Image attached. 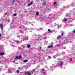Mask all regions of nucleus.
<instances>
[{
  "label": "nucleus",
  "instance_id": "f257e3e1",
  "mask_svg": "<svg viewBox=\"0 0 75 75\" xmlns=\"http://www.w3.org/2000/svg\"><path fill=\"white\" fill-rule=\"evenodd\" d=\"M0 27L1 30H3V25L2 24L0 25Z\"/></svg>",
  "mask_w": 75,
  "mask_h": 75
},
{
  "label": "nucleus",
  "instance_id": "f03ea898",
  "mask_svg": "<svg viewBox=\"0 0 75 75\" xmlns=\"http://www.w3.org/2000/svg\"><path fill=\"white\" fill-rule=\"evenodd\" d=\"M33 4V1L31 2V3H30V4H28V6L29 7V6H31V5H32Z\"/></svg>",
  "mask_w": 75,
  "mask_h": 75
},
{
  "label": "nucleus",
  "instance_id": "7ed1b4c3",
  "mask_svg": "<svg viewBox=\"0 0 75 75\" xmlns=\"http://www.w3.org/2000/svg\"><path fill=\"white\" fill-rule=\"evenodd\" d=\"M4 55V52H1L0 53V55L2 56V55Z\"/></svg>",
  "mask_w": 75,
  "mask_h": 75
},
{
  "label": "nucleus",
  "instance_id": "20e7f679",
  "mask_svg": "<svg viewBox=\"0 0 75 75\" xmlns=\"http://www.w3.org/2000/svg\"><path fill=\"white\" fill-rule=\"evenodd\" d=\"M60 38H61V36L59 35H58L57 37V40H59V39H60Z\"/></svg>",
  "mask_w": 75,
  "mask_h": 75
},
{
  "label": "nucleus",
  "instance_id": "39448f33",
  "mask_svg": "<svg viewBox=\"0 0 75 75\" xmlns=\"http://www.w3.org/2000/svg\"><path fill=\"white\" fill-rule=\"evenodd\" d=\"M22 58V57H21V55H20L19 56V57H18V59H21Z\"/></svg>",
  "mask_w": 75,
  "mask_h": 75
},
{
  "label": "nucleus",
  "instance_id": "423d86ee",
  "mask_svg": "<svg viewBox=\"0 0 75 75\" xmlns=\"http://www.w3.org/2000/svg\"><path fill=\"white\" fill-rule=\"evenodd\" d=\"M27 47L28 48H30V47H31V45H28L27 46Z\"/></svg>",
  "mask_w": 75,
  "mask_h": 75
},
{
  "label": "nucleus",
  "instance_id": "0eeeda50",
  "mask_svg": "<svg viewBox=\"0 0 75 75\" xmlns=\"http://www.w3.org/2000/svg\"><path fill=\"white\" fill-rule=\"evenodd\" d=\"M52 47H53V45H52L51 46H49L48 47V48H50Z\"/></svg>",
  "mask_w": 75,
  "mask_h": 75
},
{
  "label": "nucleus",
  "instance_id": "6e6552de",
  "mask_svg": "<svg viewBox=\"0 0 75 75\" xmlns=\"http://www.w3.org/2000/svg\"><path fill=\"white\" fill-rule=\"evenodd\" d=\"M28 62V60H25L23 61V62Z\"/></svg>",
  "mask_w": 75,
  "mask_h": 75
},
{
  "label": "nucleus",
  "instance_id": "1a4fd4ad",
  "mask_svg": "<svg viewBox=\"0 0 75 75\" xmlns=\"http://www.w3.org/2000/svg\"><path fill=\"white\" fill-rule=\"evenodd\" d=\"M63 20L64 21H67V19L66 18H64L63 19Z\"/></svg>",
  "mask_w": 75,
  "mask_h": 75
},
{
  "label": "nucleus",
  "instance_id": "9d476101",
  "mask_svg": "<svg viewBox=\"0 0 75 75\" xmlns=\"http://www.w3.org/2000/svg\"><path fill=\"white\" fill-rule=\"evenodd\" d=\"M27 74L29 75H31V73H30L28 71L27 73Z\"/></svg>",
  "mask_w": 75,
  "mask_h": 75
},
{
  "label": "nucleus",
  "instance_id": "9b49d317",
  "mask_svg": "<svg viewBox=\"0 0 75 75\" xmlns=\"http://www.w3.org/2000/svg\"><path fill=\"white\" fill-rule=\"evenodd\" d=\"M36 14L37 16H38V15H39V13H38V11L36 12Z\"/></svg>",
  "mask_w": 75,
  "mask_h": 75
},
{
  "label": "nucleus",
  "instance_id": "f8f14e48",
  "mask_svg": "<svg viewBox=\"0 0 75 75\" xmlns=\"http://www.w3.org/2000/svg\"><path fill=\"white\" fill-rule=\"evenodd\" d=\"M17 16V14L16 13H14V14H13L12 15V16Z\"/></svg>",
  "mask_w": 75,
  "mask_h": 75
},
{
  "label": "nucleus",
  "instance_id": "ddd939ff",
  "mask_svg": "<svg viewBox=\"0 0 75 75\" xmlns=\"http://www.w3.org/2000/svg\"><path fill=\"white\" fill-rule=\"evenodd\" d=\"M48 31H49V32H50V33H52V32L51 31V30L50 29H48Z\"/></svg>",
  "mask_w": 75,
  "mask_h": 75
},
{
  "label": "nucleus",
  "instance_id": "4468645a",
  "mask_svg": "<svg viewBox=\"0 0 75 75\" xmlns=\"http://www.w3.org/2000/svg\"><path fill=\"white\" fill-rule=\"evenodd\" d=\"M62 64H63V62H62L61 63L60 66H62Z\"/></svg>",
  "mask_w": 75,
  "mask_h": 75
},
{
  "label": "nucleus",
  "instance_id": "2eb2a0df",
  "mask_svg": "<svg viewBox=\"0 0 75 75\" xmlns=\"http://www.w3.org/2000/svg\"><path fill=\"white\" fill-rule=\"evenodd\" d=\"M57 4V2H55L53 3V5H55V4Z\"/></svg>",
  "mask_w": 75,
  "mask_h": 75
},
{
  "label": "nucleus",
  "instance_id": "dca6fc26",
  "mask_svg": "<svg viewBox=\"0 0 75 75\" xmlns=\"http://www.w3.org/2000/svg\"><path fill=\"white\" fill-rule=\"evenodd\" d=\"M15 59H18V57L17 56H16L15 58Z\"/></svg>",
  "mask_w": 75,
  "mask_h": 75
},
{
  "label": "nucleus",
  "instance_id": "f3484780",
  "mask_svg": "<svg viewBox=\"0 0 75 75\" xmlns=\"http://www.w3.org/2000/svg\"><path fill=\"white\" fill-rule=\"evenodd\" d=\"M17 73H19V72H20V71H19L18 70H17Z\"/></svg>",
  "mask_w": 75,
  "mask_h": 75
},
{
  "label": "nucleus",
  "instance_id": "a211bd4d",
  "mask_svg": "<svg viewBox=\"0 0 75 75\" xmlns=\"http://www.w3.org/2000/svg\"><path fill=\"white\" fill-rule=\"evenodd\" d=\"M64 34V33H62L61 34V35L62 36Z\"/></svg>",
  "mask_w": 75,
  "mask_h": 75
},
{
  "label": "nucleus",
  "instance_id": "6ab92c4d",
  "mask_svg": "<svg viewBox=\"0 0 75 75\" xmlns=\"http://www.w3.org/2000/svg\"><path fill=\"white\" fill-rule=\"evenodd\" d=\"M17 44H18V43H19V41H17L16 42Z\"/></svg>",
  "mask_w": 75,
  "mask_h": 75
},
{
  "label": "nucleus",
  "instance_id": "aec40b11",
  "mask_svg": "<svg viewBox=\"0 0 75 75\" xmlns=\"http://www.w3.org/2000/svg\"><path fill=\"white\" fill-rule=\"evenodd\" d=\"M46 3L45 2H44L43 4V5H45Z\"/></svg>",
  "mask_w": 75,
  "mask_h": 75
},
{
  "label": "nucleus",
  "instance_id": "412c9836",
  "mask_svg": "<svg viewBox=\"0 0 75 75\" xmlns=\"http://www.w3.org/2000/svg\"><path fill=\"white\" fill-rule=\"evenodd\" d=\"M70 61H72V58H70Z\"/></svg>",
  "mask_w": 75,
  "mask_h": 75
},
{
  "label": "nucleus",
  "instance_id": "4be33fe9",
  "mask_svg": "<svg viewBox=\"0 0 75 75\" xmlns=\"http://www.w3.org/2000/svg\"><path fill=\"white\" fill-rule=\"evenodd\" d=\"M42 71H44V70H45V69H42Z\"/></svg>",
  "mask_w": 75,
  "mask_h": 75
},
{
  "label": "nucleus",
  "instance_id": "5701e85b",
  "mask_svg": "<svg viewBox=\"0 0 75 75\" xmlns=\"http://www.w3.org/2000/svg\"><path fill=\"white\" fill-rule=\"evenodd\" d=\"M49 58H50V59H51V57H50V56H49Z\"/></svg>",
  "mask_w": 75,
  "mask_h": 75
},
{
  "label": "nucleus",
  "instance_id": "b1692460",
  "mask_svg": "<svg viewBox=\"0 0 75 75\" xmlns=\"http://www.w3.org/2000/svg\"><path fill=\"white\" fill-rule=\"evenodd\" d=\"M73 33H75V30H74L73 31Z\"/></svg>",
  "mask_w": 75,
  "mask_h": 75
},
{
  "label": "nucleus",
  "instance_id": "393cba45",
  "mask_svg": "<svg viewBox=\"0 0 75 75\" xmlns=\"http://www.w3.org/2000/svg\"><path fill=\"white\" fill-rule=\"evenodd\" d=\"M40 50H41V49L42 48L41 47H40Z\"/></svg>",
  "mask_w": 75,
  "mask_h": 75
},
{
  "label": "nucleus",
  "instance_id": "a878e982",
  "mask_svg": "<svg viewBox=\"0 0 75 75\" xmlns=\"http://www.w3.org/2000/svg\"><path fill=\"white\" fill-rule=\"evenodd\" d=\"M15 61H16V60H14V61H13L14 63H15Z\"/></svg>",
  "mask_w": 75,
  "mask_h": 75
},
{
  "label": "nucleus",
  "instance_id": "bb28decb",
  "mask_svg": "<svg viewBox=\"0 0 75 75\" xmlns=\"http://www.w3.org/2000/svg\"><path fill=\"white\" fill-rule=\"evenodd\" d=\"M15 1V0H13V2H14Z\"/></svg>",
  "mask_w": 75,
  "mask_h": 75
},
{
  "label": "nucleus",
  "instance_id": "cd10ccee",
  "mask_svg": "<svg viewBox=\"0 0 75 75\" xmlns=\"http://www.w3.org/2000/svg\"><path fill=\"white\" fill-rule=\"evenodd\" d=\"M15 64H18V63L16 62Z\"/></svg>",
  "mask_w": 75,
  "mask_h": 75
},
{
  "label": "nucleus",
  "instance_id": "c85d7f7f",
  "mask_svg": "<svg viewBox=\"0 0 75 75\" xmlns=\"http://www.w3.org/2000/svg\"><path fill=\"white\" fill-rule=\"evenodd\" d=\"M1 37V35L0 34V37Z\"/></svg>",
  "mask_w": 75,
  "mask_h": 75
},
{
  "label": "nucleus",
  "instance_id": "c756f323",
  "mask_svg": "<svg viewBox=\"0 0 75 75\" xmlns=\"http://www.w3.org/2000/svg\"><path fill=\"white\" fill-rule=\"evenodd\" d=\"M43 74H45V72H43Z\"/></svg>",
  "mask_w": 75,
  "mask_h": 75
},
{
  "label": "nucleus",
  "instance_id": "7c9ffc66",
  "mask_svg": "<svg viewBox=\"0 0 75 75\" xmlns=\"http://www.w3.org/2000/svg\"><path fill=\"white\" fill-rule=\"evenodd\" d=\"M32 73H33V71H32Z\"/></svg>",
  "mask_w": 75,
  "mask_h": 75
},
{
  "label": "nucleus",
  "instance_id": "2f4dec72",
  "mask_svg": "<svg viewBox=\"0 0 75 75\" xmlns=\"http://www.w3.org/2000/svg\"><path fill=\"white\" fill-rule=\"evenodd\" d=\"M6 14H7V13H5V15H6Z\"/></svg>",
  "mask_w": 75,
  "mask_h": 75
}]
</instances>
